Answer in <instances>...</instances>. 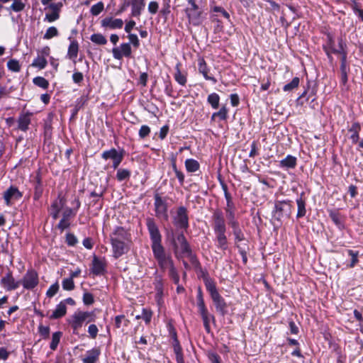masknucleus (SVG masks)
Wrapping results in <instances>:
<instances>
[{"instance_id":"obj_48","label":"nucleus","mask_w":363,"mask_h":363,"mask_svg":"<svg viewBox=\"0 0 363 363\" xmlns=\"http://www.w3.org/2000/svg\"><path fill=\"white\" fill-rule=\"evenodd\" d=\"M60 18V14L57 12L46 13L44 21L48 23H52Z\"/></svg>"},{"instance_id":"obj_45","label":"nucleus","mask_w":363,"mask_h":363,"mask_svg":"<svg viewBox=\"0 0 363 363\" xmlns=\"http://www.w3.org/2000/svg\"><path fill=\"white\" fill-rule=\"evenodd\" d=\"M8 69L12 72H18L21 69V66L18 60L12 59L7 62Z\"/></svg>"},{"instance_id":"obj_14","label":"nucleus","mask_w":363,"mask_h":363,"mask_svg":"<svg viewBox=\"0 0 363 363\" xmlns=\"http://www.w3.org/2000/svg\"><path fill=\"white\" fill-rule=\"evenodd\" d=\"M129 242H122L114 239L111 241L113 256L118 258L122 256L128 251V244Z\"/></svg>"},{"instance_id":"obj_11","label":"nucleus","mask_w":363,"mask_h":363,"mask_svg":"<svg viewBox=\"0 0 363 363\" xmlns=\"http://www.w3.org/2000/svg\"><path fill=\"white\" fill-rule=\"evenodd\" d=\"M216 311L223 317L228 313V304L220 294L211 297Z\"/></svg>"},{"instance_id":"obj_12","label":"nucleus","mask_w":363,"mask_h":363,"mask_svg":"<svg viewBox=\"0 0 363 363\" xmlns=\"http://www.w3.org/2000/svg\"><path fill=\"white\" fill-rule=\"evenodd\" d=\"M75 215V212L71 208H66L62 213V218L57 225V228L61 231L68 228L70 225L69 218Z\"/></svg>"},{"instance_id":"obj_38","label":"nucleus","mask_w":363,"mask_h":363,"mask_svg":"<svg viewBox=\"0 0 363 363\" xmlns=\"http://www.w3.org/2000/svg\"><path fill=\"white\" fill-rule=\"evenodd\" d=\"M33 67L44 69L47 65V60L43 56H38L32 62Z\"/></svg>"},{"instance_id":"obj_60","label":"nucleus","mask_w":363,"mask_h":363,"mask_svg":"<svg viewBox=\"0 0 363 363\" xmlns=\"http://www.w3.org/2000/svg\"><path fill=\"white\" fill-rule=\"evenodd\" d=\"M98 331L99 330L96 325L91 324L89 326L88 333L91 338H96Z\"/></svg>"},{"instance_id":"obj_50","label":"nucleus","mask_w":363,"mask_h":363,"mask_svg":"<svg viewBox=\"0 0 363 363\" xmlns=\"http://www.w3.org/2000/svg\"><path fill=\"white\" fill-rule=\"evenodd\" d=\"M347 254H348V255L351 258V262L350 264V267H354L357 264V262L358 261L357 257H358V255H359V252H357V251L349 250L347 251Z\"/></svg>"},{"instance_id":"obj_20","label":"nucleus","mask_w":363,"mask_h":363,"mask_svg":"<svg viewBox=\"0 0 363 363\" xmlns=\"http://www.w3.org/2000/svg\"><path fill=\"white\" fill-rule=\"evenodd\" d=\"M21 283L26 289H33L38 284V274H26Z\"/></svg>"},{"instance_id":"obj_43","label":"nucleus","mask_w":363,"mask_h":363,"mask_svg":"<svg viewBox=\"0 0 363 363\" xmlns=\"http://www.w3.org/2000/svg\"><path fill=\"white\" fill-rule=\"evenodd\" d=\"M130 176V172L125 169H118L116 174V178L118 181L121 182L128 179Z\"/></svg>"},{"instance_id":"obj_29","label":"nucleus","mask_w":363,"mask_h":363,"mask_svg":"<svg viewBox=\"0 0 363 363\" xmlns=\"http://www.w3.org/2000/svg\"><path fill=\"white\" fill-rule=\"evenodd\" d=\"M360 130V125L358 123H354L351 125L349 131L352 133L350 139L353 143H357L359 140V131Z\"/></svg>"},{"instance_id":"obj_57","label":"nucleus","mask_w":363,"mask_h":363,"mask_svg":"<svg viewBox=\"0 0 363 363\" xmlns=\"http://www.w3.org/2000/svg\"><path fill=\"white\" fill-rule=\"evenodd\" d=\"M62 7V3L59 2L56 4H50L48 5V9L51 10L52 12H57V13L60 14V10Z\"/></svg>"},{"instance_id":"obj_19","label":"nucleus","mask_w":363,"mask_h":363,"mask_svg":"<svg viewBox=\"0 0 363 363\" xmlns=\"http://www.w3.org/2000/svg\"><path fill=\"white\" fill-rule=\"evenodd\" d=\"M103 27L110 29L121 28L123 26V21L121 18H113L112 17H107L101 21Z\"/></svg>"},{"instance_id":"obj_41","label":"nucleus","mask_w":363,"mask_h":363,"mask_svg":"<svg viewBox=\"0 0 363 363\" xmlns=\"http://www.w3.org/2000/svg\"><path fill=\"white\" fill-rule=\"evenodd\" d=\"M91 40L98 45H105L107 43L106 38L100 33H94L91 35Z\"/></svg>"},{"instance_id":"obj_33","label":"nucleus","mask_w":363,"mask_h":363,"mask_svg":"<svg viewBox=\"0 0 363 363\" xmlns=\"http://www.w3.org/2000/svg\"><path fill=\"white\" fill-rule=\"evenodd\" d=\"M174 79L182 86H184L186 83V75L180 71L179 65L176 66Z\"/></svg>"},{"instance_id":"obj_28","label":"nucleus","mask_w":363,"mask_h":363,"mask_svg":"<svg viewBox=\"0 0 363 363\" xmlns=\"http://www.w3.org/2000/svg\"><path fill=\"white\" fill-rule=\"evenodd\" d=\"M79 51V45L78 43L75 40L71 42L69 45L67 56L69 59L74 60L78 55Z\"/></svg>"},{"instance_id":"obj_34","label":"nucleus","mask_w":363,"mask_h":363,"mask_svg":"<svg viewBox=\"0 0 363 363\" xmlns=\"http://www.w3.org/2000/svg\"><path fill=\"white\" fill-rule=\"evenodd\" d=\"M207 101L213 108L216 109L219 106L220 97L218 94L212 93L208 96Z\"/></svg>"},{"instance_id":"obj_10","label":"nucleus","mask_w":363,"mask_h":363,"mask_svg":"<svg viewBox=\"0 0 363 363\" xmlns=\"http://www.w3.org/2000/svg\"><path fill=\"white\" fill-rule=\"evenodd\" d=\"M113 56L116 60H121L123 57H130L131 55V47L129 43H123L120 47L114 48L112 50Z\"/></svg>"},{"instance_id":"obj_31","label":"nucleus","mask_w":363,"mask_h":363,"mask_svg":"<svg viewBox=\"0 0 363 363\" xmlns=\"http://www.w3.org/2000/svg\"><path fill=\"white\" fill-rule=\"evenodd\" d=\"M217 247L220 250H225L228 247L227 238L225 233L216 234Z\"/></svg>"},{"instance_id":"obj_51","label":"nucleus","mask_w":363,"mask_h":363,"mask_svg":"<svg viewBox=\"0 0 363 363\" xmlns=\"http://www.w3.org/2000/svg\"><path fill=\"white\" fill-rule=\"evenodd\" d=\"M287 201H278L275 204V215H277L278 219H280V217L281 216V212L283 211V206L284 204H287Z\"/></svg>"},{"instance_id":"obj_62","label":"nucleus","mask_w":363,"mask_h":363,"mask_svg":"<svg viewBox=\"0 0 363 363\" xmlns=\"http://www.w3.org/2000/svg\"><path fill=\"white\" fill-rule=\"evenodd\" d=\"M238 248L242 256V261L245 263L247 262V249L242 244H238Z\"/></svg>"},{"instance_id":"obj_2","label":"nucleus","mask_w":363,"mask_h":363,"mask_svg":"<svg viewBox=\"0 0 363 363\" xmlns=\"http://www.w3.org/2000/svg\"><path fill=\"white\" fill-rule=\"evenodd\" d=\"M146 225L147 227L148 232L150 233V240L152 242L151 247L152 250H159V248L163 247L162 245V236L155 222L152 218H147L146 220Z\"/></svg>"},{"instance_id":"obj_49","label":"nucleus","mask_w":363,"mask_h":363,"mask_svg":"<svg viewBox=\"0 0 363 363\" xmlns=\"http://www.w3.org/2000/svg\"><path fill=\"white\" fill-rule=\"evenodd\" d=\"M58 290H59V284L57 282H55V284H52L50 286V288L48 289V290L46 292V296L48 297L51 298L57 294Z\"/></svg>"},{"instance_id":"obj_30","label":"nucleus","mask_w":363,"mask_h":363,"mask_svg":"<svg viewBox=\"0 0 363 363\" xmlns=\"http://www.w3.org/2000/svg\"><path fill=\"white\" fill-rule=\"evenodd\" d=\"M174 352L176 355V361L177 363H184V357L182 354V349L179 342L172 343Z\"/></svg>"},{"instance_id":"obj_21","label":"nucleus","mask_w":363,"mask_h":363,"mask_svg":"<svg viewBox=\"0 0 363 363\" xmlns=\"http://www.w3.org/2000/svg\"><path fill=\"white\" fill-rule=\"evenodd\" d=\"M33 113L30 112L22 113L18 119V128L22 131H26L30 123V118Z\"/></svg>"},{"instance_id":"obj_22","label":"nucleus","mask_w":363,"mask_h":363,"mask_svg":"<svg viewBox=\"0 0 363 363\" xmlns=\"http://www.w3.org/2000/svg\"><path fill=\"white\" fill-rule=\"evenodd\" d=\"M201 278L205 283L206 290L209 292L211 297L219 294L215 282L208 277V274H202Z\"/></svg>"},{"instance_id":"obj_35","label":"nucleus","mask_w":363,"mask_h":363,"mask_svg":"<svg viewBox=\"0 0 363 363\" xmlns=\"http://www.w3.org/2000/svg\"><path fill=\"white\" fill-rule=\"evenodd\" d=\"M296 203L298 207L297 217H303L306 213V202L300 197L296 199Z\"/></svg>"},{"instance_id":"obj_6","label":"nucleus","mask_w":363,"mask_h":363,"mask_svg":"<svg viewBox=\"0 0 363 363\" xmlns=\"http://www.w3.org/2000/svg\"><path fill=\"white\" fill-rule=\"evenodd\" d=\"M186 208L183 206L179 207L174 218V225L180 228H186L189 226Z\"/></svg>"},{"instance_id":"obj_27","label":"nucleus","mask_w":363,"mask_h":363,"mask_svg":"<svg viewBox=\"0 0 363 363\" xmlns=\"http://www.w3.org/2000/svg\"><path fill=\"white\" fill-rule=\"evenodd\" d=\"M296 158L292 155H287L280 161V167L286 169H294L296 166Z\"/></svg>"},{"instance_id":"obj_46","label":"nucleus","mask_w":363,"mask_h":363,"mask_svg":"<svg viewBox=\"0 0 363 363\" xmlns=\"http://www.w3.org/2000/svg\"><path fill=\"white\" fill-rule=\"evenodd\" d=\"M104 4L102 2H98L93 5L91 8V13L94 16L99 15L104 10Z\"/></svg>"},{"instance_id":"obj_7","label":"nucleus","mask_w":363,"mask_h":363,"mask_svg":"<svg viewBox=\"0 0 363 363\" xmlns=\"http://www.w3.org/2000/svg\"><path fill=\"white\" fill-rule=\"evenodd\" d=\"M155 208L157 217L167 220V204L158 194L155 196Z\"/></svg>"},{"instance_id":"obj_56","label":"nucleus","mask_w":363,"mask_h":363,"mask_svg":"<svg viewBox=\"0 0 363 363\" xmlns=\"http://www.w3.org/2000/svg\"><path fill=\"white\" fill-rule=\"evenodd\" d=\"M147 9H148V11L151 14H155L158 11L159 4L157 1H150L148 4Z\"/></svg>"},{"instance_id":"obj_4","label":"nucleus","mask_w":363,"mask_h":363,"mask_svg":"<svg viewBox=\"0 0 363 363\" xmlns=\"http://www.w3.org/2000/svg\"><path fill=\"white\" fill-rule=\"evenodd\" d=\"M212 218L215 234L225 233L226 226L223 213L220 211H216Z\"/></svg>"},{"instance_id":"obj_8","label":"nucleus","mask_w":363,"mask_h":363,"mask_svg":"<svg viewBox=\"0 0 363 363\" xmlns=\"http://www.w3.org/2000/svg\"><path fill=\"white\" fill-rule=\"evenodd\" d=\"M65 203V199L60 195L52 202L49 208V212L53 219L56 220L59 217V213L64 208Z\"/></svg>"},{"instance_id":"obj_44","label":"nucleus","mask_w":363,"mask_h":363,"mask_svg":"<svg viewBox=\"0 0 363 363\" xmlns=\"http://www.w3.org/2000/svg\"><path fill=\"white\" fill-rule=\"evenodd\" d=\"M33 84L43 89H47L49 85L48 81L42 77H35L33 79Z\"/></svg>"},{"instance_id":"obj_58","label":"nucleus","mask_w":363,"mask_h":363,"mask_svg":"<svg viewBox=\"0 0 363 363\" xmlns=\"http://www.w3.org/2000/svg\"><path fill=\"white\" fill-rule=\"evenodd\" d=\"M197 306L199 308L206 307L204 300L203 298V294L201 289H199L198 294H197Z\"/></svg>"},{"instance_id":"obj_3","label":"nucleus","mask_w":363,"mask_h":363,"mask_svg":"<svg viewBox=\"0 0 363 363\" xmlns=\"http://www.w3.org/2000/svg\"><path fill=\"white\" fill-rule=\"evenodd\" d=\"M174 252L177 255L182 257H189L191 251L189 243L184 235L181 233L173 241Z\"/></svg>"},{"instance_id":"obj_24","label":"nucleus","mask_w":363,"mask_h":363,"mask_svg":"<svg viewBox=\"0 0 363 363\" xmlns=\"http://www.w3.org/2000/svg\"><path fill=\"white\" fill-rule=\"evenodd\" d=\"M101 354L99 348L95 347L86 352L85 357L82 359L83 363H96Z\"/></svg>"},{"instance_id":"obj_25","label":"nucleus","mask_w":363,"mask_h":363,"mask_svg":"<svg viewBox=\"0 0 363 363\" xmlns=\"http://www.w3.org/2000/svg\"><path fill=\"white\" fill-rule=\"evenodd\" d=\"M106 262L104 258L94 256L92 260V272H102L106 269Z\"/></svg>"},{"instance_id":"obj_59","label":"nucleus","mask_w":363,"mask_h":363,"mask_svg":"<svg viewBox=\"0 0 363 363\" xmlns=\"http://www.w3.org/2000/svg\"><path fill=\"white\" fill-rule=\"evenodd\" d=\"M83 302L85 305H91L94 303L93 295L90 293H85L83 296Z\"/></svg>"},{"instance_id":"obj_64","label":"nucleus","mask_w":363,"mask_h":363,"mask_svg":"<svg viewBox=\"0 0 363 363\" xmlns=\"http://www.w3.org/2000/svg\"><path fill=\"white\" fill-rule=\"evenodd\" d=\"M84 79V77H83V74L81 72H74L73 74H72V79L73 81L78 84V83H80Z\"/></svg>"},{"instance_id":"obj_54","label":"nucleus","mask_w":363,"mask_h":363,"mask_svg":"<svg viewBox=\"0 0 363 363\" xmlns=\"http://www.w3.org/2000/svg\"><path fill=\"white\" fill-rule=\"evenodd\" d=\"M150 133V127L146 125H143L140 127V128L139 130L138 135L140 138H145V137L149 135Z\"/></svg>"},{"instance_id":"obj_18","label":"nucleus","mask_w":363,"mask_h":363,"mask_svg":"<svg viewBox=\"0 0 363 363\" xmlns=\"http://www.w3.org/2000/svg\"><path fill=\"white\" fill-rule=\"evenodd\" d=\"M199 312L202 318L203 326L208 333H211L210 322H215V317L208 313L206 307L199 308Z\"/></svg>"},{"instance_id":"obj_53","label":"nucleus","mask_w":363,"mask_h":363,"mask_svg":"<svg viewBox=\"0 0 363 363\" xmlns=\"http://www.w3.org/2000/svg\"><path fill=\"white\" fill-rule=\"evenodd\" d=\"M38 332L44 339H48L50 335V328L40 325L38 327Z\"/></svg>"},{"instance_id":"obj_32","label":"nucleus","mask_w":363,"mask_h":363,"mask_svg":"<svg viewBox=\"0 0 363 363\" xmlns=\"http://www.w3.org/2000/svg\"><path fill=\"white\" fill-rule=\"evenodd\" d=\"M186 169L189 172H195L199 168V162L194 159H187L185 161Z\"/></svg>"},{"instance_id":"obj_63","label":"nucleus","mask_w":363,"mask_h":363,"mask_svg":"<svg viewBox=\"0 0 363 363\" xmlns=\"http://www.w3.org/2000/svg\"><path fill=\"white\" fill-rule=\"evenodd\" d=\"M128 39L130 43H132L135 47L139 46V40L138 36L135 34L130 33L128 35Z\"/></svg>"},{"instance_id":"obj_9","label":"nucleus","mask_w":363,"mask_h":363,"mask_svg":"<svg viewBox=\"0 0 363 363\" xmlns=\"http://www.w3.org/2000/svg\"><path fill=\"white\" fill-rule=\"evenodd\" d=\"M22 196L21 193L15 186H10L4 193V199L7 206H10L13 202L20 199Z\"/></svg>"},{"instance_id":"obj_36","label":"nucleus","mask_w":363,"mask_h":363,"mask_svg":"<svg viewBox=\"0 0 363 363\" xmlns=\"http://www.w3.org/2000/svg\"><path fill=\"white\" fill-rule=\"evenodd\" d=\"M228 110L225 106H223L218 112H215L211 116V120H214L216 117L220 120L224 121L228 118Z\"/></svg>"},{"instance_id":"obj_5","label":"nucleus","mask_w":363,"mask_h":363,"mask_svg":"<svg viewBox=\"0 0 363 363\" xmlns=\"http://www.w3.org/2000/svg\"><path fill=\"white\" fill-rule=\"evenodd\" d=\"M102 158L105 160H113V167L114 169L118 168L119 164L123 160V154L122 152H119L115 148H111L108 150L104 151L102 153Z\"/></svg>"},{"instance_id":"obj_39","label":"nucleus","mask_w":363,"mask_h":363,"mask_svg":"<svg viewBox=\"0 0 363 363\" xmlns=\"http://www.w3.org/2000/svg\"><path fill=\"white\" fill-rule=\"evenodd\" d=\"M152 313L150 310L143 308L141 315H136V319H143L146 324L150 323L152 318Z\"/></svg>"},{"instance_id":"obj_37","label":"nucleus","mask_w":363,"mask_h":363,"mask_svg":"<svg viewBox=\"0 0 363 363\" xmlns=\"http://www.w3.org/2000/svg\"><path fill=\"white\" fill-rule=\"evenodd\" d=\"M62 335V333L60 331L55 332L52 334V341L50 345V348L52 350L54 351L57 349Z\"/></svg>"},{"instance_id":"obj_40","label":"nucleus","mask_w":363,"mask_h":363,"mask_svg":"<svg viewBox=\"0 0 363 363\" xmlns=\"http://www.w3.org/2000/svg\"><path fill=\"white\" fill-rule=\"evenodd\" d=\"M59 35V32H58V30L57 29L56 27L55 26H51V27H49L44 35H43V38L45 39V40H50L54 37H56Z\"/></svg>"},{"instance_id":"obj_15","label":"nucleus","mask_w":363,"mask_h":363,"mask_svg":"<svg viewBox=\"0 0 363 363\" xmlns=\"http://www.w3.org/2000/svg\"><path fill=\"white\" fill-rule=\"evenodd\" d=\"M114 239L122 242L130 241L128 233L122 227H116L111 234V241H114Z\"/></svg>"},{"instance_id":"obj_52","label":"nucleus","mask_w":363,"mask_h":363,"mask_svg":"<svg viewBox=\"0 0 363 363\" xmlns=\"http://www.w3.org/2000/svg\"><path fill=\"white\" fill-rule=\"evenodd\" d=\"M25 4L21 1H13L11 6V9L16 12L21 11L24 9Z\"/></svg>"},{"instance_id":"obj_1","label":"nucleus","mask_w":363,"mask_h":363,"mask_svg":"<svg viewBox=\"0 0 363 363\" xmlns=\"http://www.w3.org/2000/svg\"><path fill=\"white\" fill-rule=\"evenodd\" d=\"M154 257L157 261L160 269L164 272H174V267L171 257L164 252V248L152 250Z\"/></svg>"},{"instance_id":"obj_42","label":"nucleus","mask_w":363,"mask_h":363,"mask_svg":"<svg viewBox=\"0 0 363 363\" xmlns=\"http://www.w3.org/2000/svg\"><path fill=\"white\" fill-rule=\"evenodd\" d=\"M299 78L294 77L290 83L285 84L283 87V90L284 91H290L298 86L299 84Z\"/></svg>"},{"instance_id":"obj_55","label":"nucleus","mask_w":363,"mask_h":363,"mask_svg":"<svg viewBox=\"0 0 363 363\" xmlns=\"http://www.w3.org/2000/svg\"><path fill=\"white\" fill-rule=\"evenodd\" d=\"M66 242L69 246H74L78 240L76 236L72 233H67L66 235Z\"/></svg>"},{"instance_id":"obj_47","label":"nucleus","mask_w":363,"mask_h":363,"mask_svg":"<svg viewBox=\"0 0 363 363\" xmlns=\"http://www.w3.org/2000/svg\"><path fill=\"white\" fill-rule=\"evenodd\" d=\"M62 287L65 290L70 291L74 289V284L72 277L65 279L62 281Z\"/></svg>"},{"instance_id":"obj_61","label":"nucleus","mask_w":363,"mask_h":363,"mask_svg":"<svg viewBox=\"0 0 363 363\" xmlns=\"http://www.w3.org/2000/svg\"><path fill=\"white\" fill-rule=\"evenodd\" d=\"M329 216H330V218L332 219V220L336 225H340L341 223V220H340V216H339L338 213L333 211H330Z\"/></svg>"},{"instance_id":"obj_23","label":"nucleus","mask_w":363,"mask_h":363,"mask_svg":"<svg viewBox=\"0 0 363 363\" xmlns=\"http://www.w3.org/2000/svg\"><path fill=\"white\" fill-rule=\"evenodd\" d=\"M131 15L134 17H139L143 11L145 3V0H131Z\"/></svg>"},{"instance_id":"obj_17","label":"nucleus","mask_w":363,"mask_h":363,"mask_svg":"<svg viewBox=\"0 0 363 363\" xmlns=\"http://www.w3.org/2000/svg\"><path fill=\"white\" fill-rule=\"evenodd\" d=\"M198 69L199 73H201L205 79L211 81L213 84L217 82V80L215 77L210 76L208 74L210 72V69L208 67L206 61L203 58H199L198 60Z\"/></svg>"},{"instance_id":"obj_16","label":"nucleus","mask_w":363,"mask_h":363,"mask_svg":"<svg viewBox=\"0 0 363 363\" xmlns=\"http://www.w3.org/2000/svg\"><path fill=\"white\" fill-rule=\"evenodd\" d=\"M89 317V313L88 312H82L79 311L78 313H75L72 315V327L74 330L79 329L82 327L83 323L86 320L87 318Z\"/></svg>"},{"instance_id":"obj_26","label":"nucleus","mask_w":363,"mask_h":363,"mask_svg":"<svg viewBox=\"0 0 363 363\" xmlns=\"http://www.w3.org/2000/svg\"><path fill=\"white\" fill-rule=\"evenodd\" d=\"M67 306L64 302H60L57 305L56 308L53 311L50 316V319H58L66 315Z\"/></svg>"},{"instance_id":"obj_13","label":"nucleus","mask_w":363,"mask_h":363,"mask_svg":"<svg viewBox=\"0 0 363 363\" xmlns=\"http://www.w3.org/2000/svg\"><path fill=\"white\" fill-rule=\"evenodd\" d=\"M21 284V281H16L13 277L12 274H7L1 280V284L7 291L15 290Z\"/></svg>"}]
</instances>
